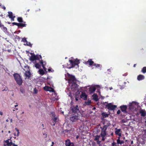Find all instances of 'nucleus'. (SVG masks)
<instances>
[{
	"instance_id": "1",
	"label": "nucleus",
	"mask_w": 146,
	"mask_h": 146,
	"mask_svg": "<svg viewBox=\"0 0 146 146\" xmlns=\"http://www.w3.org/2000/svg\"><path fill=\"white\" fill-rule=\"evenodd\" d=\"M39 56L40 57V58L41 59L40 60L39 57L37 56V55H35V54L32 55L30 57V60L31 61H34V60H35V61H39V62H40V64H42V66L43 68L45 70H46V68L44 66V63L42 60V57L40 55H39Z\"/></svg>"
},
{
	"instance_id": "2",
	"label": "nucleus",
	"mask_w": 146,
	"mask_h": 146,
	"mask_svg": "<svg viewBox=\"0 0 146 146\" xmlns=\"http://www.w3.org/2000/svg\"><path fill=\"white\" fill-rule=\"evenodd\" d=\"M13 76L17 84L19 86H21L22 84L23 81L20 75L16 73L13 74Z\"/></svg>"
},
{
	"instance_id": "3",
	"label": "nucleus",
	"mask_w": 146,
	"mask_h": 146,
	"mask_svg": "<svg viewBox=\"0 0 146 146\" xmlns=\"http://www.w3.org/2000/svg\"><path fill=\"white\" fill-rule=\"evenodd\" d=\"M70 62L69 66L68 65L67 68H71L74 67L76 65L78 66V64L80 63L79 60L76 59L75 60L73 61L71 60H69Z\"/></svg>"
},
{
	"instance_id": "4",
	"label": "nucleus",
	"mask_w": 146,
	"mask_h": 146,
	"mask_svg": "<svg viewBox=\"0 0 146 146\" xmlns=\"http://www.w3.org/2000/svg\"><path fill=\"white\" fill-rule=\"evenodd\" d=\"M79 119V115L78 113H74L70 117V119L71 121L74 122L76 121Z\"/></svg>"
},
{
	"instance_id": "5",
	"label": "nucleus",
	"mask_w": 146,
	"mask_h": 146,
	"mask_svg": "<svg viewBox=\"0 0 146 146\" xmlns=\"http://www.w3.org/2000/svg\"><path fill=\"white\" fill-rule=\"evenodd\" d=\"M106 106L108 109L110 110H113L117 108V106L113 105L111 103L108 104Z\"/></svg>"
},
{
	"instance_id": "6",
	"label": "nucleus",
	"mask_w": 146,
	"mask_h": 146,
	"mask_svg": "<svg viewBox=\"0 0 146 146\" xmlns=\"http://www.w3.org/2000/svg\"><path fill=\"white\" fill-rule=\"evenodd\" d=\"M78 86L76 83V82L72 83V84L70 87L71 90L74 91L75 92L77 90H78Z\"/></svg>"
},
{
	"instance_id": "7",
	"label": "nucleus",
	"mask_w": 146,
	"mask_h": 146,
	"mask_svg": "<svg viewBox=\"0 0 146 146\" xmlns=\"http://www.w3.org/2000/svg\"><path fill=\"white\" fill-rule=\"evenodd\" d=\"M71 108L72 112L74 113H78V112L79 111L78 105H76V106H73L71 107Z\"/></svg>"
},
{
	"instance_id": "8",
	"label": "nucleus",
	"mask_w": 146,
	"mask_h": 146,
	"mask_svg": "<svg viewBox=\"0 0 146 146\" xmlns=\"http://www.w3.org/2000/svg\"><path fill=\"white\" fill-rule=\"evenodd\" d=\"M68 82L69 83L71 82L72 83L76 82V80L74 76L72 75H69V76Z\"/></svg>"
},
{
	"instance_id": "9",
	"label": "nucleus",
	"mask_w": 146,
	"mask_h": 146,
	"mask_svg": "<svg viewBox=\"0 0 146 146\" xmlns=\"http://www.w3.org/2000/svg\"><path fill=\"white\" fill-rule=\"evenodd\" d=\"M52 122L54 123L53 124L51 123L50 124L52 126H54L55 125L56 123L58 122V118L57 117H56L55 116L53 115V117L52 118Z\"/></svg>"
},
{
	"instance_id": "10",
	"label": "nucleus",
	"mask_w": 146,
	"mask_h": 146,
	"mask_svg": "<svg viewBox=\"0 0 146 146\" xmlns=\"http://www.w3.org/2000/svg\"><path fill=\"white\" fill-rule=\"evenodd\" d=\"M65 144L66 146H74V143L71 142L69 139H67L65 141Z\"/></svg>"
},
{
	"instance_id": "11",
	"label": "nucleus",
	"mask_w": 146,
	"mask_h": 146,
	"mask_svg": "<svg viewBox=\"0 0 146 146\" xmlns=\"http://www.w3.org/2000/svg\"><path fill=\"white\" fill-rule=\"evenodd\" d=\"M88 95L85 93L83 92H82L81 94L80 95V97L83 99L84 100H86L87 99Z\"/></svg>"
},
{
	"instance_id": "12",
	"label": "nucleus",
	"mask_w": 146,
	"mask_h": 146,
	"mask_svg": "<svg viewBox=\"0 0 146 146\" xmlns=\"http://www.w3.org/2000/svg\"><path fill=\"white\" fill-rule=\"evenodd\" d=\"M44 89L46 91L52 92H54V90L53 88L48 86H46L44 87Z\"/></svg>"
},
{
	"instance_id": "13",
	"label": "nucleus",
	"mask_w": 146,
	"mask_h": 146,
	"mask_svg": "<svg viewBox=\"0 0 146 146\" xmlns=\"http://www.w3.org/2000/svg\"><path fill=\"white\" fill-rule=\"evenodd\" d=\"M85 64H89L90 66L94 65V62L92 60V59H89L88 61L87 62H85Z\"/></svg>"
},
{
	"instance_id": "14",
	"label": "nucleus",
	"mask_w": 146,
	"mask_h": 146,
	"mask_svg": "<svg viewBox=\"0 0 146 146\" xmlns=\"http://www.w3.org/2000/svg\"><path fill=\"white\" fill-rule=\"evenodd\" d=\"M115 133L117 135H118L119 137L121 136V129H118L117 128H115Z\"/></svg>"
},
{
	"instance_id": "15",
	"label": "nucleus",
	"mask_w": 146,
	"mask_h": 146,
	"mask_svg": "<svg viewBox=\"0 0 146 146\" xmlns=\"http://www.w3.org/2000/svg\"><path fill=\"white\" fill-rule=\"evenodd\" d=\"M100 128L101 129V132L100 135L101 136H106V130L104 128H103L102 127H100Z\"/></svg>"
},
{
	"instance_id": "16",
	"label": "nucleus",
	"mask_w": 146,
	"mask_h": 146,
	"mask_svg": "<svg viewBox=\"0 0 146 146\" xmlns=\"http://www.w3.org/2000/svg\"><path fill=\"white\" fill-rule=\"evenodd\" d=\"M41 64L39 61H35V66L37 68H40L41 67Z\"/></svg>"
},
{
	"instance_id": "17",
	"label": "nucleus",
	"mask_w": 146,
	"mask_h": 146,
	"mask_svg": "<svg viewBox=\"0 0 146 146\" xmlns=\"http://www.w3.org/2000/svg\"><path fill=\"white\" fill-rule=\"evenodd\" d=\"M139 113L141 114V115L143 117L146 116V112L145 110H140L139 111Z\"/></svg>"
},
{
	"instance_id": "18",
	"label": "nucleus",
	"mask_w": 146,
	"mask_h": 146,
	"mask_svg": "<svg viewBox=\"0 0 146 146\" xmlns=\"http://www.w3.org/2000/svg\"><path fill=\"white\" fill-rule=\"evenodd\" d=\"M120 108L122 111L126 112L127 109V106L126 105H122L120 106Z\"/></svg>"
},
{
	"instance_id": "19",
	"label": "nucleus",
	"mask_w": 146,
	"mask_h": 146,
	"mask_svg": "<svg viewBox=\"0 0 146 146\" xmlns=\"http://www.w3.org/2000/svg\"><path fill=\"white\" fill-rule=\"evenodd\" d=\"M145 78V76L144 75L139 74L138 76L137 77V79L139 81H140L144 79Z\"/></svg>"
},
{
	"instance_id": "20",
	"label": "nucleus",
	"mask_w": 146,
	"mask_h": 146,
	"mask_svg": "<svg viewBox=\"0 0 146 146\" xmlns=\"http://www.w3.org/2000/svg\"><path fill=\"white\" fill-rule=\"evenodd\" d=\"M31 72L30 71H25V75L26 78H29L31 76Z\"/></svg>"
},
{
	"instance_id": "21",
	"label": "nucleus",
	"mask_w": 146,
	"mask_h": 146,
	"mask_svg": "<svg viewBox=\"0 0 146 146\" xmlns=\"http://www.w3.org/2000/svg\"><path fill=\"white\" fill-rule=\"evenodd\" d=\"M96 90V88L94 87H91L89 88V91L90 93H94Z\"/></svg>"
},
{
	"instance_id": "22",
	"label": "nucleus",
	"mask_w": 146,
	"mask_h": 146,
	"mask_svg": "<svg viewBox=\"0 0 146 146\" xmlns=\"http://www.w3.org/2000/svg\"><path fill=\"white\" fill-rule=\"evenodd\" d=\"M93 99L94 100L96 101H98V96L96 94H94L92 95Z\"/></svg>"
},
{
	"instance_id": "23",
	"label": "nucleus",
	"mask_w": 146,
	"mask_h": 146,
	"mask_svg": "<svg viewBox=\"0 0 146 146\" xmlns=\"http://www.w3.org/2000/svg\"><path fill=\"white\" fill-rule=\"evenodd\" d=\"M24 70L25 71H30L29 67L27 65H25L24 66Z\"/></svg>"
},
{
	"instance_id": "24",
	"label": "nucleus",
	"mask_w": 146,
	"mask_h": 146,
	"mask_svg": "<svg viewBox=\"0 0 146 146\" xmlns=\"http://www.w3.org/2000/svg\"><path fill=\"white\" fill-rule=\"evenodd\" d=\"M110 123L108 122L107 123V125H104V126H103V127H102L103 128H104L106 130L108 128V127L110 126Z\"/></svg>"
},
{
	"instance_id": "25",
	"label": "nucleus",
	"mask_w": 146,
	"mask_h": 146,
	"mask_svg": "<svg viewBox=\"0 0 146 146\" xmlns=\"http://www.w3.org/2000/svg\"><path fill=\"white\" fill-rule=\"evenodd\" d=\"M39 74L42 75H43L44 74V72L43 69H40L38 71Z\"/></svg>"
},
{
	"instance_id": "26",
	"label": "nucleus",
	"mask_w": 146,
	"mask_h": 146,
	"mask_svg": "<svg viewBox=\"0 0 146 146\" xmlns=\"http://www.w3.org/2000/svg\"><path fill=\"white\" fill-rule=\"evenodd\" d=\"M8 13V16L10 18H13V17H14V16H13V13L11 12H9Z\"/></svg>"
},
{
	"instance_id": "27",
	"label": "nucleus",
	"mask_w": 146,
	"mask_h": 146,
	"mask_svg": "<svg viewBox=\"0 0 146 146\" xmlns=\"http://www.w3.org/2000/svg\"><path fill=\"white\" fill-rule=\"evenodd\" d=\"M91 103V100H90L88 99L87 101L85 102V104L86 105L89 106Z\"/></svg>"
},
{
	"instance_id": "28",
	"label": "nucleus",
	"mask_w": 146,
	"mask_h": 146,
	"mask_svg": "<svg viewBox=\"0 0 146 146\" xmlns=\"http://www.w3.org/2000/svg\"><path fill=\"white\" fill-rule=\"evenodd\" d=\"M93 66H95L96 68H101L102 66L100 65V64H96L95 63L94 64Z\"/></svg>"
},
{
	"instance_id": "29",
	"label": "nucleus",
	"mask_w": 146,
	"mask_h": 146,
	"mask_svg": "<svg viewBox=\"0 0 146 146\" xmlns=\"http://www.w3.org/2000/svg\"><path fill=\"white\" fill-rule=\"evenodd\" d=\"M117 144H121L122 143H123L124 142L123 141H121L120 140H117Z\"/></svg>"
},
{
	"instance_id": "30",
	"label": "nucleus",
	"mask_w": 146,
	"mask_h": 146,
	"mask_svg": "<svg viewBox=\"0 0 146 146\" xmlns=\"http://www.w3.org/2000/svg\"><path fill=\"white\" fill-rule=\"evenodd\" d=\"M26 26V24H23V23H19V25L18 27H25Z\"/></svg>"
},
{
	"instance_id": "31",
	"label": "nucleus",
	"mask_w": 146,
	"mask_h": 146,
	"mask_svg": "<svg viewBox=\"0 0 146 146\" xmlns=\"http://www.w3.org/2000/svg\"><path fill=\"white\" fill-rule=\"evenodd\" d=\"M102 115L103 116L104 118H106L108 117L109 116V115L108 114H106V113H102Z\"/></svg>"
},
{
	"instance_id": "32",
	"label": "nucleus",
	"mask_w": 146,
	"mask_h": 146,
	"mask_svg": "<svg viewBox=\"0 0 146 146\" xmlns=\"http://www.w3.org/2000/svg\"><path fill=\"white\" fill-rule=\"evenodd\" d=\"M141 72L143 73H146V67H143L142 69Z\"/></svg>"
},
{
	"instance_id": "33",
	"label": "nucleus",
	"mask_w": 146,
	"mask_h": 146,
	"mask_svg": "<svg viewBox=\"0 0 146 146\" xmlns=\"http://www.w3.org/2000/svg\"><path fill=\"white\" fill-rule=\"evenodd\" d=\"M17 20L20 23H22L23 22L22 18L21 17H18Z\"/></svg>"
},
{
	"instance_id": "34",
	"label": "nucleus",
	"mask_w": 146,
	"mask_h": 146,
	"mask_svg": "<svg viewBox=\"0 0 146 146\" xmlns=\"http://www.w3.org/2000/svg\"><path fill=\"white\" fill-rule=\"evenodd\" d=\"M100 137V136L98 135H96L95 137L94 140L95 141L98 140Z\"/></svg>"
},
{
	"instance_id": "35",
	"label": "nucleus",
	"mask_w": 146,
	"mask_h": 146,
	"mask_svg": "<svg viewBox=\"0 0 146 146\" xmlns=\"http://www.w3.org/2000/svg\"><path fill=\"white\" fill-rule=\"evenodd\" d=\"M71 130H68L67 129H65L63 131V133L64 134L66 133H69L70 131H71Z\"/></svg>"
},
{
	"instance_id": "36",
	"label": "nucleus",
	"mask_w": 146,
	"mask_h": 146,
	"mask_svg": "<svg viewBox=\"0 0 146 146\" xmlns=\"http://www.w3.org/2000/svg\"><path fill=\"white\" fill-rule=\"evenodd\" d=\"M25 45L29 46L31 47L32 46V44L30 42H28L27 41L26 42V44H25Z\"/></svg>"
},
{
	"instance_id": "37",
	"label": "nucleus",
	"mask_w": 146,
	"mask_h": 146,
	"mask_svg": "<svg viewBox=\"0 0 146 146\" xmlns=\"http://www.w3.org/2000/svg\"><path fill=\"white\" fill-rule=\"evenodd\" d=\"M9 140H11V141L10 139H8L6 141H4L7 143V145L8 146H9V145H8V144H9Z\"/></svg>"
},
{
	"instance_id": "38",
	"label": "nucleus",
	"mask_w": 146,
	"mask_h": 146,
	"mask_svg": "<svg viewBox=\"0 0 146 146\" xmlns=\"http://www.w3.org/2000/svg\"><path fill=\"white\" fill-rule=\"evenodd\" d=\"M15 129L17 132V133L16 135L15 134V135H16L17 136H18L19 133V130L17 128H15Z\"/></svg>"
},
{
	"instance_id": "39",
	"label": "nucleus",
	"mask_w": 146,
	"mask_h": 146,
	"mask_svg": "<svg viewBox=\"0 0 146 146\" xmlns=\"http://www.w3.org/2000/svg\"><path fill=\"white\" fill-rule=\"evenodd\" d=\"M20 91L23 94H24L25 92L24 89L23 88L21 87L20 89Z\"/></svg>"
},
{
	"instance_id": "40",
	"label": "nucleus",
	"mask_w": 146,
	"mask_h": 146,
	"mask_svg": "<svg viewBox=\"0 0 146 146\" xmlns=\"http://www.w3.org/2000/svg\"><path fill=\"white\" fill-rule=\"evenodd\" d=\"M0 8H1V9H5V7L4 6L1 4L0 3Z\"/></svg>"
},
{
	"instance_id": "41",
	"label": "nucleus",
	"mask_w": 146,
	"mask_h": 146,
	"mask_svg": "<svg viewBox=\"0 0 146 146\" xmlns=\"http://www.w3.org/2000/svg\"><path fill=\"white\" fill-rule=\"evenodd\" d=\"M22 41H23L24 42H27V41L26 40V38H25L24 37L23 38H22Z\"/></svg>"
},
{
	"instance_id": "42",
	"label": "nucleus",
	"mask_w": 146,
	"mask_h": 146,
	"mask_svg": "<svg viewBox=\"0 0 146 146\" xmlns=\"http://www.w3.org/2000/svg\"><path fill=\"white\" fill-rule=\"evenodd\" d=\"M34 93L36 94L38 92V91L37 90L36 88H35L34 90Z\"/></svg>"
},
{
	"instance_id": "43",
	"label": "nucleus",
	"mask_w": 146,
	"mask_h": 146,
	"mask_svg": "<svg viewBox=\"0 0 146 146\" xmlns=\"http://www.w3.org/2000/svg\"><path fill=\"white\" fill-rule=\"evenodd\" d=\"M12 24L14 25H16L17 26H18L19 23H16V22H13L12 23Z\"/></svg>"
},
{
	"instance_id": "44",
	"label": "nucleus",
	"mask_w": 146,
	"mask_h": 146,
	"mask_svg": "<svg viewBox=\"0 0 146 146\" xmlns=\"http://www.w3.org/2000/svg\"><path fill=\"white\" fill-rule=\"evenodd\" d=\"M5 88L4 89H3V90H2V91H7L8 90V88L7 87H5Z\"/></svg>"
},
{
	"instance_id": "45",
	"label": "nucleus",
	"mask_w": 146,
	"mask_h": 146,
	"mask_svg": "<svg viewBox=\"0 0 146 146\" xmlns=\"http://www.w3.org/2000/svg\"><path fill=\"white\" fill-rule=\"evenodd\" d=\"M116 144V143L115 142H113L112 143V146H115V145Z\"/></svg>"
},
{
	"instance_id": "46",
	"label": "nucleus",
	"mask_w": 146,
	"mask_h": 146,
	"mask_svg": "<svg viewBox=\"0 0 146 146\" xmlns=\"http://www.w3.org/2000/svg\"><path fill=\"white\" fill-rule=\"evenodd\" d=\"M9 144H8L9 145V146H11L12 145H13V142L12 141H11L9 142Z\"/></svg>"
},
{
	"instance_id": "47",
	"label": "nucleus",
	"mask_w": 146,
	"mask_h": 146,
	"mask_svg": "<svg viewBox=\"0 0 146 146\" xmlns=\"http://www.w3.org/2000/svg\"><path fill=\"white\" fill-rule=\"evenodd\" d=\"M121 113V111L120 110H118L117 111V114H119Z\"/></svg>"
},
{
	"instance_id": "48",
	"label": "nucleus",
	"mask_w": 146,
	"mask_h": 146,
	"mask_svg": "<svg viewBox=\"0 0 146 146\" xmlns=\"http://www.w3.org/2000/svg\"><path fill=\"white\" fill-rule=\"evenodd\" d=\"M100 142H101V141H99V140L97 141V143L99 145V144H100Z\"/></svg>"
},
{
	"instance_id": "49",
	"label": "nucleus",
	"mask_w": 146,
	"mask_h": 146,
	"mask_svg": "<svg viewBox=\"0 0 146 146\" xmlns=\"http://www.w3.org/2000/svg\"><path fill=\"white\" fill-rule=\"evenodd\" d=\"M105 136H104V137L103 136H101L102 137V140L103 141H104L105 140Z\"/></svg>"
},
{
	"instance_id": "50",
	"label": "nucleus",
	"mask_w": 146,
	"mask_h": 146,
	"mask_svg": "<svg viewBox=\"0 0 146 146\" xmlns=\"http://www.w3.org/2000/svg\"><path fill=\"white\" fill-rule=\"evenodd\" d=\"M15 17V16H14V17H13V18H10L11 20L13 21H14V19Z\"/></svg>"
},
{
	"instance_id": "51",
	"label": "nucleus",
	"mask_w": 146,
	"mask_h": 146,
	"mask_svg": "<svg viewBox=\"0 0 146 146\" xmlns=\"http://www.w3.org/2000/svg\"><path fill=\"white\" fill-rule=\"evenodd\" d=\"M75 100L76 101H78V97H75Z\"/></svg>"
},
{
	"instance_id": "52",
	"label": "nucleus",
	"mask_w": 146,
	"mask_h": 146,
	"mask_svg": "<svg viewBox=\"0 0 146 146\" xmlns=\"http://www.w3.org/2000/svg\"><path fill=\"white\" fill-rule=\"evenodd\" d=\"M127 73H125L123 75V76H127Z\"/></svg>"
},
{
	"instance_id": "53",
	"label": "nucleus",
	"mask_w": 146,
	"mask_h": 146,
	"mask_svg": "<svg viewBox=\"0 0 146 146\" xmlns=\"http://www.w3.org/2000/svg\"><path fill=\"white\" fill-rule=\"evenodd\" d=\"M0 114L1 115H2L3 114V112L1 111H0Z\"/></svg>"
},
{
	"instance_id": "54",
	"label": "nucleus",
	"mask_w": 146,
	"mask_h": 146,
	"mask_svg": "<svg viewBox=\"0 0 146 146\" xmlns=\"http://www.w3.org/2000/svg\"><path fill=\"white\" fill-rule=\"evenodd\" d=\"M79 136L78 135H77L76 137V139H77L79 138Z\"/></svg>"
},
{
	"instance_id": "55",
	"label": "nucleus",
	"mask_w": 146,
	"mask_h": 146,
	"mask_svg": "<svg viewBox=\"0 0 146 146\" xmlns=\"http://www.w3.org/2000/svg\"><path fill=\"white\" fill-rule=\"evenodd\" d=\"M13 146H18L17 145H15L14 143L13 144Z\"/></svg>"
},
{
	"instance_id": "56",
	"label": "nucleus",
	"mask_w": 146,
	"mask_h": 146,
	"mask_svg": "<svg viewBox=\"0 0 146 146\" xmlns=\"http://www.w3.org/2000/svg\"><path fill=\"white\" fill-rule=\"evenodd\" d=\"M120 137L119 136V137H118V139L117 140H120Z\"/></svg>"
},
{
	"instance_id": "57",
	"label": "nucleus",
	"mask_w": 146,
	"mask_h": 146,
	"mask_svg": "<svg viewBox=\"0 0 146 146\" xmlns=\"http://www.w3.org/2000/svg\"><path fill=\"white\" fill-rule=\"evenodd\" d=\"M48 71L50 72V71H51V69H48Z\"/></svg>"
},
{
	"instance_id": "58",
	"label": "nucleus",
	"mask_w": 146,
	"mask_h": 146,
	"mask_svg": "<svg viewBox=\"0 0 146 146\" xmlns=\"http://www.w3.org/2000/svg\"><path fill=\"white\" fill-rule=\"evenodd\" d=\"M133 143V141H132L131 142V144H132Z\"/></svg>"
},
{
	"instance_id": "59",
	"label": "nucleus",
	"mask_w": 146,
	"mask_h": 146,
	"mask_svg": "<svg viewBox=\"0 0 146 146\" xmlns=\"http://www.w3.org/2000/svg\"><path fill=\"white\" fill-rule=\"evenodd\" d=\"M14 106H15V107H17V106H18V105H17H17H15Z\"/></svg>"
},
{
	"instance_id": "60",
	"label": "nucleus",
	"mask_w": 146,
	"mask_h": 146,
	"mask_svg": "<svg viewBox=\"0 0 146 146\" xmlns=\"http://www.w3.org/2000/svg\"><path fill=\"white\" fill-rule=\"evenodd\" d=\"M110 89L111 90V89H112V87H111L110 88Z\"/></svg>"
},
{
	"instance_id": "61",
	"label": "nucleus",
	"mask_w": 146,
	"mask_h": 146,
	"mask_svg": "<svg viewBox=\"0 0 146 146\" xmlns=\"http://www.w3.org/2000/svg\"><path fill=\"white\" fill-rule=\"evenodd\" d=\"M136 64H134L133 65V67H135V66H136Z\"/></svg>"
},
{
	"instance_id": "62",
	"label": "nucleus",
	"mask_w": 146,
	"mask_h": 146,
	"mask_svg": "<svg viewBox=\"0 0 146 146\" xmlns=\"http://www.w3.org/2000/svg\"><path fill=\"white\" fill-rule=\"evenodd\" d=\"M15 108H14V109L13 110V111H15Z\"/></svg>"
},
{
	"instance_id": "63",
	"label": "nucleus",
	"mask_w": 146,
	"mask_h": 146,
	"mask_svg": "<svg viewBox=\"0 0 146 146\" xmlns=\"http://www.w3.org/2000/svg\"><path fill=\"white\" fill-rule=\"evenodd\" d=\"M15 109L16 110H18V109L17 108H15Z\"/></svg>"
},
{
	"instance_id": "64",
	"label": "nucleus",
	"mask_w": 146,
	"mask_h": 146,
	"mask_svg": "<svg viewBox=\"0 0 146 146\" xmlns=\"http://www.w3.org/2000/svg\"><path fill=\"white\" fill-rule=\"evenodd\" d=\"M99 146H102L101 144H100L99 145Z\"/></svg>"
}]
</instances>
